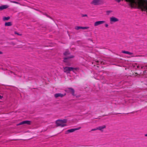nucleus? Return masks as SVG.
<instances>
[{
    "label": "nucleus",
    "instance_id": "nucleus-24",
    "mask_svg": "<svg viewBox=\"0 0 147 147\" xmlns=\"http://www.w3.org/2000/svg\"><path fill=\"white\" fill-rule=\"evenodd\" d=\"M105 26L106 27H108V25L107 24H105Z\"/></svg>",
    "mask_w": 147,
    "mask_h": 147
},
{
    "label": "nucleus",
    "instance_id": "nucleus-3",
    "mask_svg": "<svg viewBox=\"0 0 147 147\" xmlns=\"http://www.w3.org/2000/svg\"><path fill=\"white\" fill-rule=\"evenodd\" d=\"M78 69L77 68H73L72 67H66L64 68V72L67 73H69L71 71H74V70H76Z\"/></svg>",
    "mask_w": 147,
    "mask_h": 147
},
{
    "label": "nucleus",
    "instance_id": "nucleus-33",
    "mask_svg": "<svg viewBox=\"0 0 147 147\" xmlns=\"http://www.w3.org/2000/svg\"><path fill=\"white\" fill-rule=\"evenodd\" d=\"M135 74H137V73H135Z\"/></svg>",
    "mask_w": 147,
    "mask_h": 147
},
{
    "label": "nucleus",
    "instance_id": "nucleus-14",
    "mask_svg": "<svg viewBox=\"0 0 147 147\" xmlns=\"http://www.w3.org/2000/svg\"><path fill=\"white\" fill-rule=\"evenodd\" d=\"M100 0H94L92 1V3L95 5H96L98 4Z\"/></svg>",
    "mask_w": 147,
    "mask_h": 147
},
{
    "label": "nucleus",
    "instance_id": "nucleus-28",
    "mask_svg": "<svg viewBox=\"0 0 147 147\" xmlns=\"http://www.w3.org/2000/svg\"><path fill=\"white\" fill-rule=\"evenodd\" d=\"M145 68L146 69H147V65L145 66Z\"/></svg>",
    "mask_w": 147,
    "mask_h": 147
},
{
    "label": "nucleus",
    "instance_id": "nucleus-26",
    "mask_svg": "<svg viewBox=\"0 0 147 147\" xmlns=\"http://www.w3.org/2000/svg\"><path fill=\"white\" fill-rule=\"evenodd\" d=\"M107 13H110V12H111V11H107Z\"/></svg>",
    "mask_w": 147,
    "mask_h": 147
},
{
    "label": "nucleus",
    "instance_id": "nucleus-9",
    "mask_svg": "<svg viewBox=\"0 0 147 147\" xmlns=\"http://www.w3.org/2000/svg\"><path fill=\"white\" fill-rule=\"evenodd\" d=\"M105 22V21H97L94 23V26H96L101 24H103Z\"/></svg>",
    "mask_w": 147,
    "mask_h": 147
},
{
    "label": "nucleus",
    "instance_id": "nucleus-25",
    "mask_svg": "<svg viewBox=\"0 0 147 147\" xmlns=\"http://www.w3.org/2000/svg\"><path fill=\"white\" fill-rule=\"evenodd\" d=\"M147 72V71L145 70L144 71L143 73L144 74H145V73H146Z\"/></svg>",
    "mask_w": 147,
    "mask_h": 147
},
{
    "label": "nucleus",
    "instance_id": "nucleus-23",
    "mask_svg": "<svg viewBox=\"0 0 147 147\" xmlns=\"http://www.w3.org/2000/svg\"><path fill=\"white\" fill-rule=\"evenodd\" d=\"M82 17H87V15L86 14H83L82 15Z\"/></svg>",
    "mask_w": 147,
    "mask_h": 147
},
{
    "label": "nucleus",
    "instance_id": "nucleus-1",
    "mask_svg": "<svg viewBox=\"0 0 147 147\" xmlns=\"http://www.w3.org/2000/svg\"><path fill=\"white\" fill-rule=\"evenodd\" d=\"M121 0H118L119 2ZM129 3V5L131 7H136L141 9L142 11L147 10V0H125Z\"/></svg>",
    "mask_w": 147,
    "mask_h": 147
},
{
    "label": "nucleus",
    "instance_id": "nucleus-22",
    "mask_svg": "<svg viewBox=\"0 0 147 147\" xmlns=\"http://www.w3.org/2000/svg\"><path fill=\"white\" fill-rule=\"evenodd\" d=\"M15 34H17L18 35H20V36H21V34H20L18 33V32H14Z\"/></svg>",
    "mask_w": 147,
    "mask_h": 147
},
{
    "label": "nucleus",
    "instance_id": "nucleus-20",
    "mask_svg": "<svg viewBox=\"0 0 147 147\" xmlns=\"http://www.w3.org/2000/svg\"><path fill=\"white\" fill-rule=\"evenodd\" d=\"M10 2L11 3H16V4H20L19 3L16 2V1H10Z\"/></svg>",
    "mask_w": 147,
    "mask_h": 147
},
{
    "label": "nucleus",
    "instance_id": "nucleus-18",
    "mask_svg": "<svg viewBox=\"0 0 147 147\" xmlns=\"http://www.w3.org/2000/svg\"><path fill=\"white\" fill-rule=\"evenodd\" d=\"M9 17H4L3 18V20H7L10 19Z\"/></svg>",
    "mask_w": 147,
    "mask_h": 147
},
{
    "label": "nucleus",
    "instance_id": "nucleus-15",
    "mask_svg": "<svg viewBox=\"0 0 147 147\" xmlns=\"http://www.w3.org/2000/svg\"><path fill=\"white\" fill-rule=\"evenodd\" d=\"M122 52L123 53L128 54L129 55H132L133 54L132 53L130 52L127 51H123Z\"/></svg>",
    "mask_w": 147,
    "mask_h": 147
},
{
    "label": "nucleus",
    "instance_id": "nucleus-19",
    "mask_svg": "<svg viewBox=\"0 0 147 147\" xmlns=\"http://www.w3.org/2000/svg\"><path fill=\"white\" fill-rule=\"evenodd\" d=\"M96 63H100L101 64H104V63L102 61H96Z\"/></svg>",
    "mask_w": 147,
    "mask_h": 147
},
{
    "label": "nucleus",
    "instance_id": "nucleus-12",
    "mask_svg": "<svg viewBox=\"0 0 147 147\" xmlns=\"http://www.w3.org/2000/svg\"><path fill=\"white\" fill-rule=\"evenodd\" d=\"M75 29L76 30H78L80 29H87L89 28L88 27H81V26H77L75 27Z\"/></svg>",
    "mask_w": 147,
    "mask_h": 147
},
{
    "label": "nucleus",
    "instance_id": "nucleus-2",
    "mask_svg": "<svg viewBox=\"0 0 147 147\" xmlns=\"http://www.w3.org/2000/svg\"><path fill=\"white\" fill-rule=\"evenodd\" d=\"M67 122V120L64 119L63 120H58L56 121V124L57 126H60L62 127L66 126L65 124Z\"/></svg>",
    "mask_w": 147,
    "mask_h": 147
},
{
    "label": "nucleus",
    "instance_id": "nucleus-16",
    "mask_svg": "<svg viewBox=\"0 0 147 147\" xmlns=\"http://www.w3.org/2000/svg\"><path fill=\"white\" fill-rule=\"evenodd\" d=\"M11 23L10 22H6L5 23V25L6 26H10L11 25Z\"/></svg>",
    "mask_w": 147,
    "mask_h": 147
},
{
    "label": "nucleus",
    "instance_id": "nucleus-10",
    "mask_svg": "<svg viewBox=\"0 0 147 147\" xmlns=\"http://www.w3.org/2000/svg\"><path fill=\"white\" fill-rule=\"evenodd\" d=\"M111 22H116L119 21V19L114 17H112L110 18Z\"/></svg>",
    "mask_w": 147,
    "mask_h": 147
},
{
    "label": "nucleus",
    "instance_id": "nucleus-7",
    "mask_svg": "<svg viewBox=\"0 0 147 147\" xmlns=\"http://www.w3.org/2000/svg\"><path fill=\"white\" fill-rule=\"evenodd\" d=\"M66 95L65 93L61 94V93H56L54 95V96L56 98H57L58 97H62L65 96Z\"/></svg>",
    "mask_w": 147,
    "mask_h": 147
},
{
    "label": "nucleus",
    "instance_id": "nucleus-17",
    "mask_svg": "<svg viewBox=\"0 0 147 147\" xmlns=\"http://www.w3.org/2000/svg\"><path fill=\"white\" fill-rule=\"evenodd\" d=\"M69 54L70 53L68 51H67L64 53L63 54L64 55L67 56V55H69Z\"/></svg>",
    "mask_w": 147,
    "mask_h": 147
},
{
    "label": "nucleus",
    "instance_id": "nucleus-29",
    "mask_svg": "<svg viewBox=\"0 0 147 147\" xmlns=\"http://www.w3.org/2000/svg\"><path fill=\"white\" fill-rule=\"evenodd\" d=\"M2 98V96H1L0 95V99H1Z\"/></svg>",
    "mask_w": 147,
    "mask_h": 147
},
{
    "label": "nucleus",
    "instance_id": "nucleus-4",
    "mask_svg": "<svg viewBox=\"0 0 147 147\" xmlns=\"http://www.w3.org/2000/svg\"><path fill=\"white\" fill-rule=\"evenodd\" d=\"M81 128V127H79L77 128L69 129V130H67L66 131L65 134H68L70 133L73 132L75 131L78 130L80 129Z\"/></svg>",
    "mask_w": 147,
    "mask_h": 147
},
{
    "label": "nucleus",
    "instance_id": "nucleus-5",
    "mask_svg": "<svg viewBox=\"0 0 147 147\" xmlns=\"http://www.w3.org/2000/svg\"><path fill=\"white\" fill-rule=\"evenodd\" d=\"M66 92H70L71 93L73 96L75 95V91L74 90L71 88H69L66 89L65 91Z\"/></svg>",
    "mask_w": 147,
    "mask_h": 147
},
{
    "label": "nucleus",
    "instance_id": "nucleus-8",
    "mask_svg": "<svg viewBox=\"0 0 147 147\" xmlns=\"http://www.w3.org/2000/svg\"><path fill=\"white\" fill-rule=\"evenodd\" d=\"M31 121H24L21 122L20 123L18 124V125H20L25 124L30 125L31 124Z\"/></svg>",
    "mask_w": 147,
    "mask_h": 147
},
{
    "label": "nucleus",
    "instance_id": "nucleus-21",
    "mask_svg": "<svg viewBox=\"0 0 147 147\" xmlns=\"http://www.w3.org/2000/svg\"><path fill=\"white\" fill-rule=\"evenodd\" d=\"M98 129V127H97V128H94V129H92L91 130V131H95V130H98V129Z\"/></svg>",
    "mask_w": 147,
    "mask_h": 147
},
{
    "label": "nucleus",
    "instance_id": "nucleus-13",
    "mask_svg": "<svg viewBox=\"0 0 147 147\" xmlns=\"http://www.w3.org/2000/svg\"><path fill=\"white\" fill-rule=\"evenodd\" d=\"M9 7L7 5H2L0 6V10H2L5 9H6Z\"/></svg>",
    "mask_w": 147,
    "mask_h": 147
},
{
    "label": "nucleus",
    "instance_id": "nucleus-27",
    "mask_svg": "<svg viewBox=\"0 0 147 147\" xmlns=\"http://www.w3.org/2000/svg\"><path fill=\"white\" fill-rule=\"evenodd\" d=\"M144 136L146 137H147V133L144 135Z\"/></svg>",
    "mask_w": 147,
    "mask_h": 147
},
{
    "label": "nucleus",
    "instance_id": "nucleus-11",
    "mask_svg": "<svg viewBox=\"0 0 147 147\" xmlns=\"http://www.w3.org/2000/svg\"><path fill=\"white\" fill-rule=\"evenodd\" d=\"M74 57V56L73 55H70L69 57H66L64 58V62H67L69 59L73 58Z\"/></svg>",
    "mask_w": 147,
    "mask_h": 147
},
{
    "label": "nucleus",
    "instance_id": "nucleus-32",
    "mask_svg": "<svg viewBox=\"0 0 147 147\" xmlns=\"http://www.w3.org/2000/svg\"><path fill=\"white\" fill-rule=\"evenodd\" d=\"M2 53L0 51V54H2Z\"/></svg>",
    "mask_w": 147,
    "mask_h": 147
},
{
    "label": "nucleus",
    "instance_id": "nucleus-31",
    "mask_svg": "<svg viewBox=\"0 0 147 147\" xmlns=\"http://www.w3.org/2000/svg\"><path fill=\"white\" fill-rule=\"evenodd\" d=\"M144 67V66H142L141 67V68L142 69Z\"/></svg>",
    "mask_w": 147,
    "mask_h": 147
},
{
    "label": "nucleus",
    "instance_id": "nucleus-30",
    "mask_svg": "<svg viewBox=\"0 0 147 147\" xmlns=\"http://www.w3.org/2000/svg\"><path fill=\"white\" fill-rule=\"evenodd\" d=\"M11 72V73H13L14 74H14V73H13V72H12V71H11V72Z\"/></svg>",
    "mask_w": 147,
    "mask_h": 147
},
{
    "label": "nucleus",
    "instance_id": "nucleus-6",
    "mask_svg": "<svg viewBox=\"0 0 147 147\" xmlns=\"http://www.w3.org/2000/svg\"><path fill=\"white\" fill-rule=\"evenodd\" d=\"M98 130L100 131L101 132H103L104 130L106 128V125H103L102 126L98 127Z\"/></svg>",
    "mask_w": 147,
    "mask_h": 147
}]
</instances>
